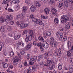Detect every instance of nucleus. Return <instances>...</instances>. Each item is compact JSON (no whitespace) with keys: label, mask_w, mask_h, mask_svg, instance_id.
Listing matches in <instances>:
<instances>
[{"label":"nucleus","mask_w":73,"mask_h":73,"mask_svg":"<svg viewBox=\"0 0 73 73\" xmlns=\"http://www.w3.org/2000/svg\"><path fill=\"white\" fill-rule=\"evenodd\" d=\"M34 4L36 6V7H37V8H38V7H39L41 6L40 3H39L37 1L35 2Z\"/></svg>","instance_id":"18"},{"label":"nucleus","mask_w":73,"mask_h":73,"mask_svg":"<svg viewBox=\"0 0 73 73\" xmlns=\"http://www.w3.org/2000/svg\"><path fill=\"white\" fill-rule=\"evenodd\" d=\"M48 54L50 55H52L53 54V52L52 51H49L48 52Z\"/></svg>","instance_id":"56"},{"label":"nucleus","mask_w":73,"mask_h":73,"mask_svg":"<svg viewBox=\"0 0 73 73\" xmlns=\"http://www.w3.org/2000/svg\"><path fill=\"white\" fill-rule=\"evenodd\" d=\"M43 36L44 38H46L48 37V36L47 34H46V32L43 33Z\"/></svg>","instance_id":"29"},{"label":"nucleus","mask_w":73,"mask_h":73,"mask_svg":"<svg viewBox=\"0 0 73 73\" xmlns=\"http://www.w3.org/2000/svg\"><path fill=\"white\" fill-rule=\"evenodd\" d=\"M57 73V71L54 70L52 72L51 71H50L49 72V73Z\"/></svg>","instance_id":"59"},{"label":"nucleus","mask_w":73,"mask_h":73,"mask_svg":"<svg viewBox=\"0 0 73 73\" xmlns=\"http://www.w3.org/2000/svg\"><path fill=\"white\" fill-rule=\"evenodd\" d=\"M50 9L49 8L48 9L46 8L44 9V12H45V13H46V14H47V15H48V14H49V11H50Z\"/></svg>","instance_id":"15"},{"label":"nucleus","mask_w":73,"mask_h":73,"mask_svg":"<svg viewBox=\"0 0 73 73\" xmlns=\"http://www.w3.org/2000/svg\"><path fill=\"white\" fill-rule=\"evenodd\" d=\"M71 19H72V16L70 15H69L68 16L63 15L61 17V21L62 23H65V21H67L68 20L70 21Z\"/></svg>","instance_id":"3"},{"label":"nucleus","mask_w":73,"mask_h":73,"mask_svg":"<svg viewBox=\"0 0 73 73\" xmlns=\"http://www.w3.org/2000/svg\"><path fill=\"white\" fill-rule=\"evenodd\" d=\"M6 28L9 31H11V30L12 29L11 26H6Z\"/></svg>","instance_id":"34"},{"label":"nucleus","mask_w":73,"mask_h":73,"mask_svg":"<svg viewBox=\"0 0 73 73\" xmlns=\"http://www.w3.org/2000/svg\"><path fill=\"white\" fill-rule=\"evenodd\" d=\"M5 21V19L4 18H0V23H3Z\"/></svg>","instance_id":"25"},{"label":"nucleus","mask_w":73,"mask_h":73,"mask_svg":"<svg viewBox=\"0 0 73 73\" xmlns=\"http://www.w3.org/2000/svg\"><path fill=\"white\" fill-rule=\"evenodd\" d=\"M45 66L49 67L50 70H52L55 68V64L54 60H52L50 58H48L46 61V64H44Z\"/></svg>","instance_id":"1"},{"label":"nucleus","mask_w":73,"mask_h":73,"mask_svg":"<svg viewBox=\"0 0 73 73\" xmlns=\"http://www.w3.org/2000/svg\"><path fill=\"white\" fill-rule=\"evenodd\" d=\"M54 21L55 24H57V23H58L59 21L58 18H55L54 19Z\"/></svg>","instance_id":"33"},{"label":"nucleus","mask_w":73,"mask_h":73,"mask_svg":"<svg viewBox=\"0 0 73 73\" xmlns=\"http://www.w3.org/2000/svg\"><path fill=\"white\" fill-rule=\"evenodd\" d=\"M5 30V29L4 28V27L3 26H1L0 28V31L1 32H4Z\"/></svg>","instance_id":"23"},{"label":"nucleus","mask_w":73,"mask_h":73,"mask_svg":"<svg viewBox=\"0 0 73 73\" xmlns=\"http://www.w3.org/2000/svg\"><path fill=\"white\" fill-rule=\"evenodd\" d=\"M3 68H7L8 67V64L5 62H3Z\"/></svg>","instance_id":"28"},{"label":"nucleus","mask_w":73,"mask_h":73,"mask_svg":"<svg viewBox=\"0 0 73 73\" xmlns=\"http://www.w3.org/2000/svg\"><path fill=\"white\" fill-rule=\"evenodd\" d=\"M37 46L40 47L41 51H44L43 47L45 49H47L49 47V44H45L44 42L42 43L40 42L38 43V44H37Z\"/></svg>","instance_id":"2"},{"label":"nucleus","mask_w":73,"mask_h":73,"mask_svg":"<svg viewBox=\"0 0 73 73\" xmlns=\"http://www.w3.org/2000/svg\"><path fill=\"white\" fill-rule=\"evenodd\" d=\"M38 39L39 41H42L43 42H44V39L43 37L41 36H40L38 38Z\"/></svg>","instance_id":"20"},{"label":"nucleus","mask_w":73,"mask_h":73,"mask_svg":"<svg viewBox=\"0 0 73 73\" xmlns=\"http://www.w3.org/2000/svg\"><path fill=\"white\" fill-rule=\"evenodd\" d=\"M68 1L67 0L65 1L64 2V7L65 8H66V9L68 8V5H70V4H70V3H69V1L68 2Z\"/></svg>","instance_id":"11"},{"label":"nucleus","mask_w":73,"mask_h":73,"mask_svg":"<svg viewBox=\"0 0 73 73\" xmlns=\"http://www.w3.org/2000/svg\"><path fill=\"white\" fill-rule=\"evenodd\" d=\"M62 69V64L61 63H60L58 65V69L61 70Z\"/></svg>","instance_id":"17"},{"label":"nucleus","mask_w":73,"mask_h":73,"mask_svg":"<svg viewBox=\"0 0 73 73\" xmlns=\"http://www.w3.org/2000/svg\"><path fill=\"white\" fill-rule=\"evenodd\" d=\"M15 8L17 9V10H18L20 8V6H19V5H17L16 6Z\"/></svg>","instance_id":"42"},{"label":"nucleus","mask_w":73,"mask_h":73,"mask_svg":"<svg viewBox=\"0 0 73 73\" xmlns=\"http://www.w3.org/2000/svg\"><path fill=\"white\" fill-rule=\"evenodd\" d=\"M9 0H3L2 2V4H7V6H8V4H9Z\"/></svg>","instance_id":"13"},{"label":"nucleus","mask_w":73,"mask_h":73,"mask_svg":"<svg viewBox=\"0 0 73 73\" xmlns=\"http://www.w3.org/2000/svg\"><path fill=\"white\" fill-rule=\"evenodd\" d=\"M29 69L30 70L32 71H35L36 69V67H30Z\"/></svg>","instance_id":"22"},{"label":"nucleus","mask_w":73,"mask_h":73,"mask_svg":"<svg viewBox=\"0 0 73 73\" xmlns=\"http://www.w3.org/2000/svg\"><path fill=\"white\" fill-rule=\"evenodd\" d=\"M43 64V61L40 62H39V65H41Z\"/></svg>","instance_id":"62"},{"label":"nucleus","mask_w":73,"mask_h":73,"mask_svg":"<svg viewBox=\"0 0 73 73\" xmlns=\"http://www.w3.org/2000/svg\"><path fill=\"white\" fill-rule=\"evenodd\" d=\"M19 44L20 45H22V46H23L24 45V43H23L22 41L21 42H19Z\"/></svg>","instance_id":"44"},{"label":"nucleus","mask_w":73,"mask_h":73,"mask_svg":"<svg viewBox=\"0 0 73 73\" xmlns=\"http://www.w3.org/2000/svg\"><path fill=\"white\" fill-rule=\"evenodd\" d=\"M60 33H59V32H58L56 34V36H59L60 35Z\"/></svg>","instance_id":"63"},{"label":"nucleus","mask_w":73,"mask_h":73,"mask_svg":"<svg viewBox=\"0 0 73 73\" xmlns=\"http://www.w3.org/2000/svg\"><path fill=\"white\" fill-rule=\"evenodd\" d=\"M25 27H28L29 26V24H25Z\"/></svg>","instance_id":"60"},{"label":"nucleus","mask_w":73,"mask_h":73,"mask_svg":"<svg viewBox=\"0 0 73 73\" xmlns=\"http://www.w3.org/2000/svg\"><path fill=\"white\" fill-rule=\"evenodd\" d=\"M29 32L30 35H34L35 33V31L33 30L29 31Z\"/></svg>","instance_id":"31"},{"label":"nucleus","mask_w":73,"mask_h":73,"mask_svg":"<svg viewBox=\"0 0 73 73\" xmlns=\"http://www.w3.org/2000/svg\"><path fill=\"white\" fill-rule=\"evenodd\" d=\"M70 61L71 64H73V58H70Z\"/></svg>","instance_id":"47"},{"label":"nucleus","mask_w":73,"mask_h":73,"mask_svg":"<svg viewBox=\"0 0 73 73\" xmlns=\"http://www.w3.org/2000/svg\"><path fill=\"white\" fill-rule=\"evenodd\" d=\"M21 37V35H17L15 36L14 38L15 40H18V39H19V38H20Z\"/></svg>","instance_id":"21"},{"label":"nucleus","mask_w":73,"mask_h":73,"mask_svg":"<svg viewBox=\"0 0 73 73\" xmlns=\"http://www.w3.org/2000/svg\"><path fill=\"white\" fill-rule=\"evenodd\" d=\"M41 17L42 19H48V17L46 16H44V15H42Z\"/></svg>","instance_id":"37"},{"label":"nucleus","mask_w":73,"mask_h":73,"mask_svg":"<svg viewBox=\"0 0 73 73\" xmlns=\"http://www.w3.org/2000/svg\"><path fill=\"white\" fill-rule=\"evenodd\" d=\"M14 55V53L13 51H12L10 53V56L12 57Z\"/></svg>","instance_id":"41"},{"label":"nucleus","mask_w":73,"mask_h":73,"mask_svg":"<svg viewBox=\"0 0 73 73\" xmlns=\"http://www.w3.org/2000/svg\"><path fill=\"white\" fill-rule=\"evenodd\" d=\"M63 5H64L63 3H60L59 4L58 7H59V8H62V7H63Z\"/></svg>","instance_id":"32"},{"label":"nucleus","mask_w":73,"mask_h":73,"mask_svg":"<svg viewBox=\"0 0 73 73\" xmlns=\"http://www.w3.org/2000/svg\"><path fill=\"white\" fill-rule=\"evenodd\" d=\"M38 58H40V59L41 60V59H42V55H39L38 56Z\"/></svg>","instance_id":"58"},{"label":"nucleus","mask_w":73,"mask_h":73,"mask_svg":"<svg viewBox=\"0 0 73 73\" xmlns=\"http://www.w3.org/2000/svg\"><path fill=\"white\" fill-rule=\"evenodd\" d=\"M20 27L22 28H25V24L24 23H21L20 25Z\"/></svg>","instance_id":"35"},{"label":"nucleus","mask_w":73,"mask_h":73,"mask_svg":"<svg viewBox=\"0 0 73 73\" xmlns=\"http://www.w3.org/2000/svg\"><path fill=\"white\" fill-rule=\"evenodd\" d=\"M30 57H31V55H30V54H28L27 55V59L28 60H29V58H30Z\"/></svg>","instance_id":"51"},{"label":"nucleus","mask_w":73,"mask_h":73,"mask_svg":"<svg viewBox=\"0 0 73 73\" xmlns=\"http://www.w3.org/2000/svg\"><path fill=\"white\" fill-rule=\"evenodd\" d=\"M50 38L51 39L50 42V43H52L53 42H54V39L53 38V37L52 36H50Z\"/></svg>","instance_id":"38"},{"label":"nucleus","mask_w":73,"mask_h":73,"mask_svg":"<svg viewBox=\"0 0 73 73\" xmlns=\"http://www.w3.org/2000/svg\"><path fill=\"white\" fill-rule=\"evenodd\" d=\"M33 17H34V15L32 14H31L30 16V18L31 19H32L33 18Z\"/></svg>","instance_id":"55"},{"label":"nucleus","mask_w":73,"mask_h":73,"mask_svg":"<svg viewBox=\"0 0 73 73\" xmlns=\"http://www.w3.org/2000/svg\"><path fill=\"white\" fill-rule=\"evenodd\" d=\"M27 33H28V31H25L23 32V35H25V34H27Z\"/></svg>","instance_id":"54"},{"label":"nucleus","mask_w":73,"mask_h":73,"mask_svg":"<svg viewBox=\"0 0 73 73\" xmlns=\"http://www.w3.org/2000/svg\"><path fill=\"white\" fill-rule=\"evenodd\" d=\"M27 10V8L25 6L23 7V10L22 11L23 12H26Z\"/></svg>","instance_id":"30"},{"label":"nucleus","mask_w":73,"mask_h":73,"mask_svg":"<svg viewBox=\"0 0 73 73\" xmlns=\"http://www.w3.org/2000/svg\"><path fill=\"white\" fill-rule=\"evenodd\" d=\"M51 46H54L55 48H57L58 42L56 41H54L52 43H50Z\"/></svg>","instance_id":"10"},{"label":"nucleus","mask_w":73,"mask_h":73,"mask_svg":"<svg viewBox=\"0 0 73 73\" xmlns=\"http://www.w3.org/2000/svg\"><path fill=\"white\" fill-rule=\"evenodd\" d=\"M53 54L55 56H61V54H61V49L59 48L58 49V51L57 50H55Z\"/></svg>","instance_id":"4"},{"label":"nucleus","mask_w":73,"mask_h":73,"mask_svg":"<svg viewBox=\"0 0 73 73\" xmlns=\"http://www.w3.org/2000/svg\"><path fill=\"white\" fill-rule=\"evenodd\" d=\"M72 45V43L68 41L67 42V46H68V49H70V46Z\"/></svg>","instance_id":"26"},{"label":"nucleus","mask_w":73,"mask_h":73,"mask_svg":"<svg viewBox=\"0 0 73 73\" xmlns=\"http://www.w3.org/2000/svg\"><path fill=\"white\" fill-rule=\"evenodd\" d=\"M36 7L34 5H32L31 7V10L32 12H33L36 10Z\"/></svg>","instance_id":"19"},{"label":"nucleus","mask_w":73,"mask_h":73,"mask_svg":"<svg viewBox=\"0 0 73 73\" xmlns=\"http://www.w3.org/2000/svg\"><path fill=\"white\" fill-rule=\"evenodd\" d=\"M70 50L66 51V52L67 53V54L68 56L69 57L72 56V54L70 52Z\"/></svg>","instance_id":"27"},{"label":"nucleus","mask_w":73,"mask_h":73,"mask_svg":"<svg viewBox=\"0 0 73 73\" xmlns=\"http://www.w3.org/2000/svg\"><path fill=\"white\" fill-rule=\"evenodd\" d=\"M30 60H31V62H29V64L30 65H32L33 64L35 61H37V57L36 56H34L33 58H31Z\"/></svg>","instance_id":"5"},{"label":"nucleus","mask_w":73,"mask_h":73,"mask_svg":"<svg viewBox=\"0 0 73 73\" xmlns=\"http://www.w3.org/2000/svg\"><path fill=\"white\" fill-rule=\"evenodd\" d=\"M32 43H29L28 44L27 46H26L25 48V49H26L27 50H28L29 49H30V48H31L32 47Z\"/></svg>","instance_id":"12"},{"label":"nucleus","mask_w":73,"mask_h":73,"mask_svg":"<svg viewBox=\"0 0 73 73\" xmlns=\"http://www.w3.org/2000/svg\"><path fill=\"white\" fill-rule=\"evenodd\" d=\"M14 60H13V64L14 65H16L18 64V60H19V58L17 56H15V57L14 58Z\"/></svg>","instance_id":"8"},{"label":"nucleus","mask_w":73,"mask_h":73,"mask_svg":"<svg viewBox=\"0 0 73 73\" xmlns=\"http://www.w3.org/2000/svg\"><path fill=\"white\" fill-rule=\"evenodd\" d=\"M27 73H31V71L29 69L27 70Z\"/></svg>","instance_id":"64"},{"label":"nucleus","mask_w":73,"mask_h":73,"mask_svg":"<svg viewBox=\"0 0 73 73\" xmlns=\"http://www.w3.org/2000/svg\"><path fill=\"white\" fill-rule=\"evenodd\" d=\"M32 38H33V36L31 35L28 36V35H26V37L25 39L26 42H29L30 41H31Z\"/></svg>","instance_id":"6"},{"label":"nucleus","mask_w":73,"mask_h":73,"mask_svg":"<svg viewBox=\"0 0 73 73\" xmlns=\"http://www.w3.org/2000/svg\"><path fill=\"white\" fill-rule=\"evenodd\" d=\"M48 1H50V3L51 4H54V1L53 0H48Z\"/></svg>","instance_id":"39"},{"label":"nucleus","mask_w":73,"mask_h":73,"mask_svg":"<svg viewBox=\"0 0 73 73\" xmlns=\"http://www.w3.org/2000/svg\"><path fill=\"white\" fill-rule=\"evenodd\" d=\"M69 2V3L70 4H73V0H68Z\"/></svg>","instance_id":"49"},{"label":"nucleus","mask_w":73,"mask_h":73,"mask_svg":"<svg viewBox=\"0 0 73 73\" xmlns=\"http://www.w3.org/2000/svg\"><path fill=\"white\" fill-rule=\"evenodd\" d=\"M60 36L59 38V40L60 41L61 40H62V37L64 36V34L62 33H60Z\"/></svg>","instance_id":"24"},{"label":"nucleus","mask_w":73,"mask_h":73,"mask_svg":"<svg viewBox=\"0 0 73 73\" xmlns=\"http://www.w3.org/2000/svg\"><path fill=\"white\" fill-rule=\"evenodd\" d=\"M36 18L33 17L32 18V20L33 22H34V23H35V21H36Z\"/></svg>","instance_id":"46"},{"label":"nucleus","mask_w":73,"mask_h":73,"mask_svg":"<svg viewBox=\"0 0 73 73\" xmlns=\"http://www.w3.org/2000/svg\"><path fill=\"white\" fill-rule=\"evenodd\" d=\"M33 45H37V44H38V43L37 44V42L36 41H35L33 42Z\"/></svg>","instance_id":"53"},{"label":"nucleus","mask_w":73,"mask_h":73,"mask_svg":"<svg viewBox=\"0 0 73 73\" xmlns=\"http://www.w3.org/2000/svg\"><path fill=\"white\" fill-rule=\"evenodd\" d=\"M65 28L66 30L69 29L70 28V23H66V25Z\"/></svg>","instance_id":"14"},{"label":"nucleus","mask_w":73,"mask_h":73,"mask_svg":"<svg viewBox=\"0 0 73 73\" xmlns=\"http://www.w3.org/2000/svg\"><path fill=\"white\" fill-rule=\"evenodd\" d=\"M63 40H64V41H66L67 40V36H64L63 38Z\"/></svg>","instance_id":"48"},{"label":"nucleus","mask_w":73,"mask_h":73,"mask_svg":"<svg viewBox=\"0 0 73 73\" xmlns=\"http://www.w3.org/2000/svg\"><path fill=\"white\" fill-rule=\"evenodd\" d=\"M13 3L14 4H16L19 3V1L18 0H13Z\"/></svg>","instance_id":"36"},{"label":"nucleus","mask_w":73,"mask_h":73,"mask_svg":"<svg viewBox=\"0 0 73 73\" xmlns=\"http://www.w3.org/2000/svg\"><path fill=\"white\" fill-rule=\"evenodd\" d=\"M24 17H25V16L24 15H23L22 14H21L17 16V18L19 19V18H21V19H24Z\"/></svg>","instance_id":"16"},{"label":"nucleus","mask_w":73,"mask_h":73,"mask_svg":"<svg viewBox=\"0 0 73 73\" xmlns=\"http://www.w3.org/2000/svg\"><path fill=\"white\" fill-rule=\"evenodd\" d=\"M38 24H39L40 25H42V21H40Z\"/></svg>","instance_id":"50"},{"label":"nucleus","mask_w":73,"mask_h":73,"mask_svg":"<svg viewBox=\"0 0 73 73\" xmlns=\"http://www.w3.org/2000/svg\"><path fill=\"white\" fill-rule=\"evenodd\" d=\"M8 11H9V12H13V10L10 8L8 9Z\"/></svg>","instance_id":"52"},{"label":"nucleus","mask_w":73,"mask_h":73,"mask_svg":"<svg viewBox=\"0 0 73 73\" xmlns=\"http://www.w3.org/2000/svg\"><path fill=\"white\" fill-rule=\"evenodd\" d=\"M70 68L71 69H73V66L72 65H71L69 66Z\"/></svg>","instance_id":"61"},{"label":"nucleus","mask_w":73,"mask_h":73,"mask_svg":"<svg viewBox=\"0 0 73 73\" xmlns=\"http://www.w3.org/2000/svg\"><path fill=\"white\" fill-rule=\"evenodd\" d=\"M12 19H13L12 16L8 15L7 16V18L6 19H5V21H6V23L7 24L9 23Z\"/></svg>","instance_id":"7"},{"label":"nucleus","mask_w":73,"mask_h":73,"mask_svg":"<svg viewBox=\"0 0 73 73\" xmlns=\"http://www.w3.org/2000/svg\"><path fill=\"white\" fill-rule=\"evenodd\" d=\"M24 66H28V64L27 63V62H25L24 63Z\"/></svg>","instance_id":"57"},{"label":"nucleus","mask_w":73,"mask_h":73,"mask_svg":"<svg viewBox=\"0 0 73 73\" xmlns=\"http://www.w3.org/2000/svg\"><path fill=\"white\" fill-rule=\"evenodd\" d=\"M51 12L52 13V14L54 16H55L56 15V14L57 13V10L55 9L53 7H52L51 8Z\"/></svg>","instance_id":"9"},{"label":"nucleus","mask_w":73,"mask_h":73,"mask_svg":"<svg viewBox=\"0 0 73 73\" xmlns=\"http://www.w3.org/2000/svg\"><path fill=\"white\" fill-rule=\"evenodd\" d=\"M25 53V52L24 50H22L20 52V54L21 55H24Z\"/></svg>","instance_id":"45"},{"label":"nucleus","mask_w":73,"mask_h":73,"mask_svg":"<svg viewBox=\"0 0 73 73\" xmlns=\"http://www.w3.org/2000/svg\"><path fill=\"white\" fill-rule=\"evenodd\" d=\"M40 21V19H36L35 21V23L36 24H38L39 23V22Z\"/></svg>","instance_id":"40"},{"label":"nucleus","mask_w":73,"mask_h":73,"mask_svg":"<svg viewBox=\"0 0 73 73\" xmlns=\"http://www.w3.org/2000/svg\"><path fill=\"white\" fill-rule=\"evenodd\" d=\"M46 33L47 35L48 36H50L51 35V33L50 32H49L48 31H47L46 32Z\"/></svg>","instance_id":"43"}]
</instances>
